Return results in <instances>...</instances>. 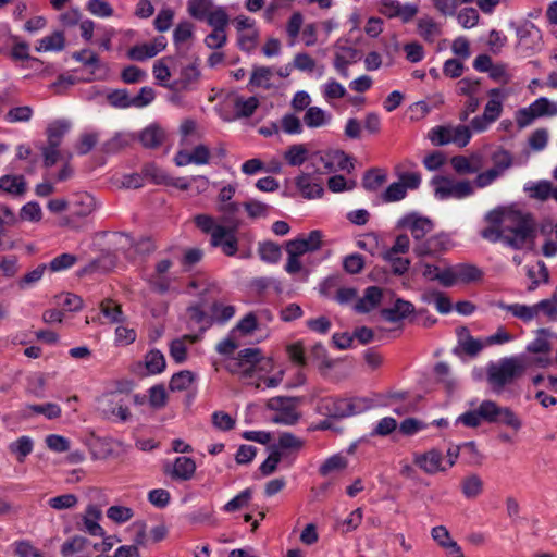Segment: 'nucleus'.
Masks as SVG:
<instances>
[{
    "label": "nucleus",
    "instance_id": "f257e3e1",
    "mask_svg": "<svg viewBox=\"0 0 557 557\" xmlns=\"http://www.w3.org/2000/svg\"><path fill=\"white\" fill-rule=\"evenodd\" d=\"M493 221L503 225V243L513 249H533L537 236V223L534 215L512 207L499 208L492 215Z\"/></svg>",
    "mask_w": 557,
    "mask_h": 557
},
{
    "label": "nucleus",
    "instance_id": "f03ea898",
    "mask_svg": "<svg viewBox=\"0 0 557 557\" xmlns=\"http://www.w3.org/2000/svg\"><path fill=\"white\" fill-rule=\"evenodd\" d=\"M459 421L468 428H478L482 422L504 424L515 431L521 428L520 419L509 407L493 400H483L476 409L462 413Z\"/></svg>",
    "mask_w": 557,
    "mask_h": 557
},
{
    "label": "nucleus",
    "instance_id": "7ed1b4c3",
    "mask_svg": "<svg viewBox=\"0 0 557 557\" xmlns=\"http://www.w3.org/2000/svg\"><path fill=\"white\" fill-rule=\"evenodd\" d=\"M225 369L242 380L252 379L273 369L271 358L263 355L260 348H245L238 351L237 357L230 358Z\"/></svg>",
    "mask_w": 557,
    "mask_h": 557
},
{
    "label": "nucleus",
    "instance_id": "20e7f679",
    "mask_svg": "<svg viewBox=\"0 0 557 557\" xmlns=\"http://www.w3.org/2000/svg\"><path fill=\"white\" fill-rule=\"evenodd\" d=\"M369 407L370 401L367 398H339L326 396L319 399L315 410L321 416L342 419L352 414L361 413Z\"/></svg>",
    "mask_w": 557,
    "mask_h": 557
},
{
    "label": "nucleus",
    "instance_id": "39448f33",
    "mask_svg": "<svg viewBox=\"0 0 557 557\" xmlns=\"http://www.w3.org/2000/svg\"><path fill=\"white\" fill-rule=\"evenodd\" d=\"M525 372V366L518 358H504L487 368V382L493 392L499 394L506 385L513 383Z\"/></svg>",
    "mask_w": 557,
    "mask_h": 557
},
{
    "label": "nucleus",
    "instance_id": "423d86ee",
    "mask_svg": "<svg viewBox=\"0 0 557 557\" xmlns=\"http://www.w3.org/2000/svg\"><path fill=\"white\" fill-rule=\"evenodd\" d=\"M95 209L96 200L90 194L86 191L73 194L70 197V213L60 219L59 225L73 230L79 228Z\"/></svg>",
    "mask_w": 557,
    "mask_h": 557
},
{
    "label": "nucleus",
    "instance_id": "0eeeda50",
    "mask_svg": "<svg viewBox=\"0 0 557 557\" xmlns=\"http://www.w3.org/2000/svg\"><path fill=\"white\" fill-rule=\"evenodd\" d=\"M299 403L300 400L297 397L276 396L270 398L265 407L276 412L271 419L273 423L294 425L301 417L298 411Z\"/></svg>",
    "mask_w": 557,
    "mask_h": 557
},
{
    "label": "nucleus",
    "instance_id": "6e6552de",
    "mask_svg": "<svg viewBox=\"0 0 557 557\" xmlns=\"http://www.w3.org/2000/svg\"><path fill=\"white\" fill-rule=\"evenodd\" d=\"M557 108L554 103H552L546 98H539L528 108L520 109L517 112V124L520 128L530 125L535 119L542 117L545 115H556Z\"/></svg>",
    "mask_w": 557,
    "mask_h": 557
},
{
    "label": "nucleus",
    "instance_id": "1a4fd4ad",
    "mask_svg": "<svg viewBox=\"0 0 557 557\" xmlns=\"http://www.w3.org/2000/svg\"><path fill=\"white\" fill-rule=\"evenodd\" d=\"M435 194L442 199L446 198H463L473 193V187L470 182L461 181L455 182L446 176H436L433 178Z\"/></svg>",
    "mask_w": 557,
    "mask_h": 557
},
{
    "label": "nucleus",
    "instance_id": "9d476101",
    "mask_svg": "<svg viewBox=\"0 0 557 557\" xmlns=\"http://www.w3.org/2000/svg\"><path fill=\"white\" fill-rule=\"evenodd\" d=\"M172 267L173 261L168 258L161 259L156 263L153 272L148 280L149 286L153 292L165 294L171 289L172 284L175 282V277L171 275Z\"/></svg>",
    "mask_w": 557,
    "mask_h": 557
},
{
    "label": "nucleus",
    "instance_id": "9b49d317",
    "mask_svg": "<svg viewBox=\"0 0 557 557\" xmlns=\"http://www.w3.org/2000/svg\"><path fill=\"white\" fill-rule=\"evenodd\" d=\"M238 224L219 226L212 237H210V244L213 247H220L225 256L233 257L238 251V239L236 237V231Z\"/></svg>",
    "mask_w": 557,
    "mask_h": 557
},
{
    "label": "nucleus",
    "instance_id": "f8f14e48",
    "mask_svg": "<svg viewBox=\"0 0 557 557\" xmlns=\"http://www.w3.org/2000/svg\"><path fill=\"white\" fill-rule=\"evenodd\" d=\"M317 171L320 173H332L338 170H348L354 168L348 157L339 150H330L321 152L314 162Z\"/></svg>",
    "mask_w": 557,
    "mask_h": 557
},
{
    "label": "nucleus",
    "instance_id": "ddd939ff",
    "mask_svg": "<svg viewBox=\"0 0 557 557\" xmlns=\"http://www.w3.org/2000/svg\"><path fill=\"white\" fill-rule=\"evenodd\" d=\"M413 463L428 474L446 470L443 454L436 449L414 455Z\"/></svg>",
    "mask_w": 557,
    "mask_h": 557
},
{
    "label": "nucleus",
    "instance_id": "4468645a",
    "mask_svg": "<svg viewBox=\"0 0 557 557\" xmlns=\"http://www.w3.org/2000/svg\"><path fill=\"white\" fill-rule=\"evenodd\" d=\"M449 246V239L444 234L432 236L414 246V252L419 257L436 255L446 251Z\"/></svg>",
    "mask_w": 557,
    "mask_h": 557
},
{
    "label": "nucleus",
    "instance_id": "2eb2a0df",
    "mask_svg": "<svg viewBox=\"0 0 557 557\" xmlns=\"http://www.w3.org/2000/svg\"><path fill=\"white\" fill-rule=\"evenodd\" d=\"M401 225L410 230L412 237L417 242L422 239L433 230V222L423 216H416L414 214L408 215L401 221Z\"/></svg>",
    "mask_w": 557,
    "mask_h": 557
},
{
    "label": "nucleus",
    "instance_id": "dca6fc26",
    "mask_svg": "<svg viewBox=\"0 0 557 557\" xmlns=\"http://www.w3.org/2000/svg\"><path fill=\"white\" fill-rule=\"evenodd\" d=\"M201 76L197 64L193 63L182 69L180 78L176 79L170 88L177 91H187L194 88Z\"/></svg>",
    "mask_w": 557,
    "mask_h": 557
},
{
    "label": "nucleus",
    "instance_id": "f3484780",
    "mask_svg": "<svg viewBox=\"0 0 557 557\" xmlns=\"http://www.w3.org/2000/svg\"><path fill=\"white\" fill-rule=\"evenodd\" d=\"M196 471V462L189 457H177L172 469H165L164 472L170 474L174 480L188 481Z\"/></svg>",
    "mask_w": 557,
    "mask_h": 557
},
{
    "label": "nucleus",
    "instance_id": "a211bd4d",
    "mask_svg": "<svg viewBox=\"0 0 557 557\" xmlns=\"http://www.w3.org/2000/svg\"><path fill=\"white\" fill-rule=\"evenodd\" d=\"M453 169L459 174H472L482 170L483 161L480 154L470 157L456 156L450 160Z\"/></svg>",
    "mask_w": 557,
    "mask_h": 557
},
{
    "label": "nucleus",
    "instance_id": "6ab92c4d",
    "mask_svg": "<svg viewBox=\"0 0 557 557\" xmlns=\"http://www.w3.org/2000/svg\"><path fill=\"white\" fill-rule=\"evenodd\" d=\"M101 509H99L95 505H89L86 508L85 515L82 518L83 525L79 527V529L86 531L87 533L94 536L103 535V530L98 523V520L101 519Z\"/></svg>",
    "mask_w": 557,
    "mask_h": 557
},
{
    "label": "nucleus",
    "instance_id": "aec40b11",
    "mask_svg": "<svg viewBox=\"0 0 557 557\" xmlns=\"http://www.w3.org/2000/svg\"><path fill=\"white\" fill-rule=\"evenodd\" d=\"M309 358L318 362V369L324 377L330 376V370L336 364V360L329 358L326 349L321 344H315L311 348Z\"/></svg>",
    "mask_w": 557,
    "mask_h": 557
},
{
    "label": "nucleus",
    "instance_id": "412c9836",
    "mask_svg": "<svg viewBox=\"0 0 557 557\" xmlns=\"http://www.w3.org/2000/svg\"><path fill=\"white\" fill-rule=\"evenodd\" d=\"M413 311V305L409 301L397 299L392 308L381 311L382 317L389 322H397L405 319Z\"/></svg>",
    "mask_w": 557,
    "mask_h": 557
},
{
    "label": "nucleus",
    "instance_id": "4be33fe9",
    "mask_svg": "<svg viewBox=\"0 0 557 557\" xmlns=\"http://www.w3.org/2000/svg\"><path fill=\"white\" fill-rule=\"evenodd\" d=\"M382 289L377 286H370L364 290V296L355 304L357 312H369L381 301Z\"/></svg>",
    "mask_w": 557,
    "mask_h": 557
},
{
    "label": "nucleus",
    "instance_id": "5701e85b",
    "mask_svg": "<svg viewBox=\"0 0 557 557\" xmlns=\"http://www.w3.org/2000/svg\"><path fill=\"white\" fill-rule=\"evenodd\" d=\"M139 140L145 148L156 149L164 143L165 133L161 127L151 125L140 133Z\"/></svg>",
    "mask_w": 557,
    "mask_h": 557
},
{
    "label": "nucleus",
    "instance_id": "b1692460",
    "mask_svg": "<svg viewBox=\"0 0 557 557\" xmlns=\"http://www.w3.org/2000/svg\"><path fill=\"white\" fill-rule=\"evenodd\" d=\"M296 185L304 197L319 198L323 195V187L320 183L311 182L309 174H302L296 178Z\"/></svg>",
    "mask_w": 557,
    "mask_h": 557
},
{
    "label": "nucleus",
    "instance_id": "393cba45",
    "mask_svg": "<svg viewBox=\"0 0 557 557\" xmlns=\"http://www.w3.org/2000/svg\"><path fill=\"white\" fill-rule=\"evenodd\" d=\"M418 33L428 42H434L442 34L441 25L431 17L420 18L418 22Z\"/></svg>",
    "mask_w": 557,
    "mask_h": 557
},
{
    "label": "nucleus",
    "instance_id": "a878e982",
    "mask_svg": "<svg viewBox=\"0 0 557 557\" xmlns=\"http://www.w3.org/2000/svg\"><path fill=\"white\" fill-rule=\"evenodd\" d=\"M273 71L269 66H255L251 73L249 85L252 88L270 89Z\"/></svg>",
    "mask_w": 557,
    "mask_h": 557
},
{
    "label": "nucleus",
    "instance_id": "bb28decb",
    "mask_svg": "<svg viewBox=\"0 0 557 557\" xmlns=\"http://www.w3.org/2000/svg\"><path fill=\"white\" fill-rule=\"evenodd\" d=\"M456 267L457 284H469L479 282L483 277V272L475 265L461 263Z\"/></svg>",
    "mask_w": 557,
    "mask_h": 557
},
{
    "label": "nucleus",
    "instance_id": "cd10ccee",
    "mask_svg": "<svg viewBox=\"0 0 557 557\" xmlns=\"http://www.w3.org/2000/svg\"><path fill=\"white\" fill-rule=\"evenodd\" d=\"M496 212H499V209L490 211L486 214L485 220L488 223V225L480 232L481 236L484 239L492 242V243H496L498 240L503 242V235H504L503 225H500V222H495L492 219V215Z\"/></svg>",
    "mask_w": 557,
    "mask_h": 557
},
{
    "label": "nucleus",
    "instance_id": "c85d7f7f",
    "mask_svg": "<svg viewBox=\"0 0 557 557\" xmlns=\"http://www.w3.org/2000/svg\"><path fill=\"white\" fill-rule=\"evenodd\" d=\"M0 189L21 196L26 191V182L22 175H4L0 178Z\"/></svg>",
    "mask_w": 557,
    "mask_h": 557
},
{
    "label": "nucleus",
    "instance_id": "c756f323",
    "mask_svg": "<svg viewBox=\"0 0 557 557\" xmlns=\"http://www.w3.org/2000/svg\"><path fill=\"white\" fill-rule=\"evenodd\" d=\"M188 289L199 290L201 294L209 293L218 289L214 282L210 281V276L202 271L196 272L187 284Z\"/></svg>",
    "mask_w": 557,
    "mask_h": 557
},
{
    "label": "nucleus",
    "instance_id": "7c9ffc66",
    "mask_svg": "<svg viewBox=\"0 0 557 557\" xmlns=\"http://www.w3.org/2000/svg\"><path fill=\"white\" fill-rule=\"evenodd\" d=\"M215 8L212 0H188V14L199 21H203Z\"/></svg>",
    "mask_w": 557,
    "mask_h": 557
},
{
    "label": "nucleus",
    "instance_id": "2f4dec72",
    "mask_svg": "<svg viewBox=\"0 0 557 557\" xmlns=\"http://www.w3.org/2000/svg\"><path fill=\"white\" fill-rule=\"evenodd\" d=\"M203 21H206L213 30H226L230 16L225 8L215 7Z\"/></svg>",
    "mask_w": 557,
    "mask_h": 557
},
{
    "label": "nucleus",
    "instance_id": "473e14b6",
    "mask_svg": "<svg viewBox=\"0 0 557 557\" xmlns=\"http://www.w3.org/2000/svg\"><path fill=\"white\" fill-rule=\"evenodd\" d=\"M307 158L308 149L304 144L292 145L284 153L285 161L292 166L301 165Z\"/></svg>",
    "mask_w": 557,
    "mask_h": 557
},
{
    "label": "nucleus",
    "instance_id": "72a5a7b5",
    "mask_svg": "<svg viewBox=\"0 0 557 557\" xmlns=\"http://www.w3.org/2000/svg\"><path fill=\"white\" fill-rule=\"evenodd\" d=\"M330 116L319 107H309L304 115V122L308 127L315 128L325 125Z\"/></svg>",
    "mask_w": 557,
    "mask_h": 557
},
{
    "label": "nucleus",
    "instance_id": "f704fd0d",
    "mask_svg": "<svg viewBox=\"0 0 557 557\" xmlns=\"http://www.w3.org/2000/svg\"><path fill=\"white\" fill-rule=\"evenodd\" d=\"M100 310L111 323L121 322L123 319L122 306L111 298H106L100 302Z\"/></svg>",
    "mask_w": 557,
    "mask_h": 557
},
{
    "label": "nucleus",
    "instance_id": "c9c22d12",
    "mask_svg": "<svg viewBox=\"0 0 557 557\" xmlns=\"http://www.w3.org/2000/svg\"><path fill=\"white\" fill-rule=\"evenodd\" d=\"M539 335L540 336L537 338L528 345L527 350L532 354L548 355L552 349L550 343L547 339L550 332L547 329H541L539 330Z\"/></svg>",
    "mask_w": 557,
    "mask_h": 557
},
{
    "label": "nucleus",
    "instance_id": "e433bc0d",
    "mask_svg": "<svg viewBox=\"0 0 557 557\" xmlns=\"http://www.w3.org/2000/svg\"><path fill=\"white\" fill-rule=\"evenodd\" d=\"M258 252L263 261L270 263H276L282 256L280 245L271 240L261 243L259 245Z\"/></svg>",
    "mask_w": 557,
    "mask_h": 557
},
{
    "label": "nucleus",
    "instance_id": "4c0bfd02",
    "mask_svg": "<svg viewBox=\"0 0 557 557\" xmlns=\"http://www.w3.org/2000/svg\"><path fill=\"white\" fill-rule=\"evenodd\" d=\"M195 381V375L188 370L175 373L171 380L169 387L172 392L186 391Z\"/></svg>",
    "mask_w": 557,
    "mask_h": 557
},
{
    "label": "nucleus",
    "instance_id": "58836bf2",
    "mask_svg": "<svg viewBox=\"0 0 557 557\" xmlns=\"http://www.w3.org/2000/svg\"><path fill=\"white\" fill-rule=\"evenodd\" d=\"M145 366L149 373L158 374L161 373L165 368V359L161 351L150 350L145 356Z\"/></svg>",
    "mask_w": 557,
    "mask_h": 557
},
{
    "label": "nucleus",
    "instance_id": "ea45409f",
    "mask_svg": "<svg viewBox=\"0 0 557 557\" xmlns=\"http://www.w3.org/2000/svg\"><path fill=\"white\" fill-rule=\"evenodd\" d=\"M10 451L14 454L20 462L33 451V441L28 436H21L10 445Z\"/></svg>",
    "mask_w": 557,
    "mask_h": 557
},
{
    "label": "nucleus",
    "instance_id": "a19ab883",
    "mask_svg": "<svg viewBox=\"0 0 557 557\" xmlns=\"http://www.w3.org/2000/svg\"><path fill=\"white\" fill-rule=\"evenodd\" d=\"M258 107H259V100L256 97H249L248 99H244L243 97H237L235 99L236 114L239 117L251 116Z\"/></svg>",
    "mask_w": 557,
    "mask_h": 557
},
{
    "label": "nucleus",
    "instance_id": "79ce46f5",
    "mask_svg": "<svg viewBox=\"0 0 557 557\" xmlns=\"http://www.w3.org/2000/svg\"><path fill=\"white\" fill-rule=\"evenodd\" d=\"M462 493L468 498H474L482 493L483 482L476 474L469 475L461 481Z\"/></svg>",
    "mask_w": 557,
    "mask_h": 557
},
{
    "label": "nucleus",
    "instance_id": "37998d69",
    "mask_svg": "<svg viewBox=\"0 0 557 557\" xmlns=\"http://www.w3.org/2000/svg\"><path fill=\"white\" fill-rule=\"evenodd\" d=\"M462 333H466V337L460 339V347L462 351L470 357L476 356L483 349L484 345L479 339H475L469 335L467 327H461L459 335L461 336Z\"/></svg>",
    "mask_w": 557,
    "mask_h": 557
},
{
    "label": "nucleus",
    "instance_id": "c03bdc74",
    "mask_svg": "<svg viewBox=\"0 0 557 557\" xmlns=\"http://www.w3.org/2000/svg\"><path fill=\"white\" fill-rule=\"evenodd\" d=\"M65 45V37L62 32H54L49 36L44 37L40 40V46L37 47V50H62Z\"/></svg>",
    "mask_w": 557,
    "mask_h": 557
},
{
    "label": "nucleus",
    "instance_id": "a18cd8bd",
    "mask_svg": "<svg viewBox=\"0 0 557 557\" xmlns=\"http://www.w3.org/2000/svg\"><path fill=\"white\" fill-rule=\"evenodd\" d=\"M454 137L453 126H436L429 133V139L436 146H444L451 143Z\"/></svg>",
    "mask_w": 557,
    "mask_h": 557
},
{
    "label": "nucleus",
    "instance_id": "49530a36",
    "mask_svg": "<svg viewBox=\"0 0 557 557\" xmlns=\"http://www.w3.org/2000/svg\"><path fill=\"white\" fill-rule=\"evenodd\" d=\"M260 33L255 27L249 30H245L243 33H239L238 36V46L242 50L246 52H251L253 49H256L258 41H259Z\"/></svg>",
    "mask_w": 557,
    "mask_h": 557
},
{
    "label": "nucleus",
    "instance_id": "de8ad7c7",
    "mask_svg": "<svg viewBox=\"0 0 557 557\" xmlns=\"http://www.w3.org/2000/svg\"><path fill=\"white\" fill-rule=\"evenodd\" d=\"M347 467V460L345 457L334 455L326 459L320 467L319 473L322 476H326L332 472L342 471Z\"/></svg>",
    "mask_w": 557,
    "mask_h": 557
},
{
    "label": "nucleus",
    "instance_id": "09e8293b",
    "mask_svg": "<svg viewBox=\"0 0 557 557\" xmlns=\"http://www.w3.org/2000/svg\"><path fill=\"white\" fill-rule=\"evenodd\" d=\"M33 113V108L29 106L14 107L7 112L4 119L9 123L28 122Z\"/></svg>",
    "mask_w": 557,
    "mask_h": 557
},
{
    "label": "nucleus",
    "instance_id": "8fccbe9b",
    "mask_svg": "<svg viewBox=\"0 0 557 557\" xmlns=\"http://www.w3.org/2000/svg\"><path fill=\"white\" fill-rule=\"evenodd\" d=\"M386 182V175L380 170H369L366 172L362 185L367 190H376Z\"/></svg>",
    "mask_w": 557,
    "mask_h": 557
},
{
    "label": "nucleus",
    "instance_id": "3c124183",
    "mask_svg": "<svg viewBox=\"0 0 557 557\" xmlns=\"http://www.w3.org/2000/svg\"><path fill=\"white\" fill-rule=\"evenodd\" d=\"M458 23L465 28H472L479 24L480 14L476 9L467 7L459 11Z\"/></svg>",
    "mask_w": 557,
    "mask_h": 557
},
{
    "label": "nucleus",
    "instance_id": "603ef678",
    "mask_svg": "<svg viewBox=\"0 0 557 557\" xmlns=\"http://www.w3.org/2000/svg\"><path fill=\"white\" fill-rule=\"evenodd\" d=\"M168 59L163 58L154 62L153 76L161 86L170 87L169 81L171 78V71L166 63Z\"/></svg>",
    "mask_w": 557,
    "mask_h": 557
},
{
    "label": "nucleus",
    "instance_id": "864d4df0",
    "mask_svg": "<svg viewBox=\"0 0 557 557\" xmlns=\"http://www.w3.org/2000/svg\"><path fill=\"white\" fill-rule=\"evenodd\" d=\"M154 55L156 50L149 44L136 45L127 51V57L134 61H145Z\"/></svg>",
    "mask_w": 557,
    "mask_h": 557
},
{
    "label": "nucleus",
    "instance_id": "5fc2aeb1",
    "mask_svg": "<svg viewBox=\"0 0 557 557\" xmlns=\"http://www.w3.org/2000/svg\"><path fill=\"white\" fill-rule=\"evenodd\" d=\"M506 309L511 312L516 318L529 322L534 319L536 314V308L534 306H525V305H509Z\"/></svg>",
    "mask_w": 557,
    "mask_h": 557
},
{
    "label": "nucleus",
    "instance_id": "6e6d98bb",
    "mask_svg": "<svg viewBox=\"0 0 557 557\" xmlns=\"http://www.w3.org/2000/svg\"><path fill=\"white\" fill-rule=\"evenodd\" d=\"M211 420L214 428L224 432L233 430L236 425V420L224 411L213 412Z\"/></svg>",
    "mask_w": 557,
    "mask_h": 557
},
{
    "label": "nucleus",
    "instance_id": "4d7b16f0",
    "mask_svg": "<svg viewBox=\"0 0 557 557\" xmlns=\"http://www.w3.org/2000/svg\"><path fill=\"white\" fill-rule=\"evenodd\" d=\"M480 79H472L469 77L462 78L457 83V91L459 95L473 97L480 92Z\"/></svg>",
    "mask_w": 557,
    "mask_h": 557
},
{
    "label": "nucleus",
    "instance_id": "13d9d810",
    "mask_svg": "<svg viewBox=\"0 0 557 557\" xmlns=\"http://www.w3.org/2000/svg\"><path fill=\"white\" fill-rule=\"evenodd\" d=\"M407 195L406 186L399 182L391 184L383 193L382 199L384 202H394L404 199Z\"/></svg>",
    "mask_w": 557,
    "mask_h": 557
},
{
    "label": "nucleus",
    "instance_id": "bf43d9fd",
    "mask_svg": "<svg viewBox=\"0 0 557 557\" xmlns=\"http://www.w3.org/2000/svg\"><path fill=\"white\" fill-rule=\"evenodd\" d=\"M149 404L152 408H163L168 404V393L163 385H154L149 389Z\"/></svg>",
    "mask_w": 557,
    "mask_h": 557
},
{
    "label": "nucleus",
    "instance_id": "052dcab7",
    "mask_svg": "<svg viewBox=\"0 0 557 557\" xmlns=\"http://www.w3.org/2000/svg\"><path fill=\"white\" fill-rule=\"evenodd\" d=\"M194 35V25L188 22L184 21L176 25L174 33H173V39L176 45L184 44L187 40L191 39Z\"/></svg>",
    "mask_w": 557,
    "mask_h": 557
},
{
    "label": "nucleus",
    "instance_id": "680f3d73",
    "mask_svg": "<svg viewBox=\"0 0 557 557\" xmlns=\"http://www.w3.org/2000/svg\"><path fill=\"white\" fill-rule=\"evenodd\" d=\"M76 261L77 257L75 255L62 253L50 261L49 270L51 272L66 270L73 267L76 263Z\"/></svg>",
    "mask_w": 557,
    "mask_h": 557
},
{
    "label": "nucleus",
    "instance_id": "e2e57ef3",
    "mask_svg": "<svg viewBox=\"0 0 557 557\" xmlns=\"http://www.w3.org/2000/svg\"><path fill=\"white\" fill-rule=\"evenodd\" d=\"M529 196L539 200H546L552 195L553 188L549 182L543 181L527 188Z\"/></svg>",
    "mask_w": 557,
    "mask_h": 557
},
{
    "label": "nucleus",
    "instance_id": "0e129e2a",
    "mask_svg": "<svg viewBox=\"0 0 557 557\" xmlns=\"http://www.w3.org/2000/svg\"><path fill=\"white\" fill-rule=\"evenodd\" d=\"M78 498L74 494H64L49 499L48 504L57 510L70 509L76 506Z\"/></svg>",
    "mask_w": 557,
    "mask_h": 557
},
{
    "label": "nucleus",
    "instance_id": "69168bd1",
    "mask_svg": "<svg viewBox=\"0 0 557 557\" xmlns=\"http://www.w3.org/2000/svg\"><path fill=\"white\" fill-rule=\"evenodd\" d=\"M143 173L147 178L158 185H165L169 178V174L154 164L145 165Z\"/></svg>",
    "mask_w": 557,
    "mask_h": 557
},
{
    "label": "nucleus",
    "instance_id": "338daca9",
    "mask_svg": "<svg viewBox=\"0 0 557 557\" xmlns=\"http://www.w3.org/2000/svg\"><path fill=\"white\" fill-rule=\"evenodd\" d=\"M244 208L248 216L251 219L267 216L270 209V207L267 203H263L255 199L244 202Z\"/></svg>",
    "mask_w": 557,
    "mask_h": 557
},
{
    "label": "nucleus",
    "instance_id": "774afa93",
    "mask_svg": "<svg viewBox=\"0 0 557 557\" xmlns=\"http://www.w3.org/2000/svg\"><path fill=\"white\" fill-rule=\"evenodd\" d=\"M287 355L293 363L298 367H305L307 364V358L305 355V347L302 343L297 342L287 346Z\"/></svg>",
    "mask_w": 557,
    "mask_h": 557
}]
</instances>
